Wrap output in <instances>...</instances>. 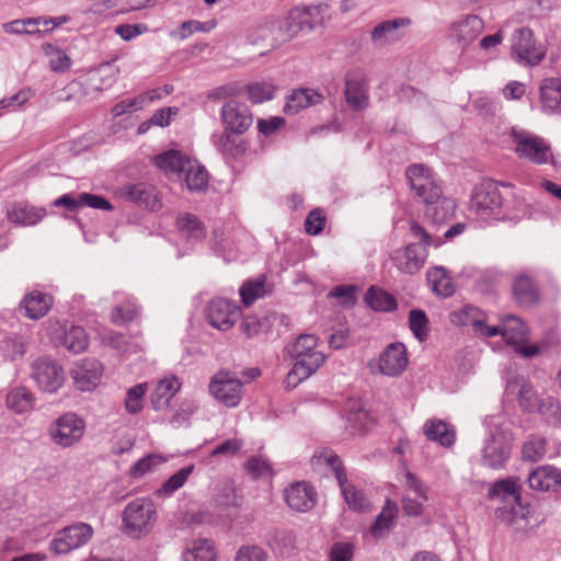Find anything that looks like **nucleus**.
Returning a JSON list of instances; mask_svg holds the SVG:
<instances>
[{
	"label": "nucleus",
	"mask_w": 561,
	"mask_h": 561,
	"mask_svg": "<svg viewBox=\"0 0 561 561\" xmlns=\"http://www.w3.org/2000/svg\"><path fill=\"white\" fill-rule=\"evenodd\" d=\"M317 346L318 337L314 334H301L289 346L288 352L295 363L285 379L286 387H297L324 364L325 356Z\"/></svg>",
	"instance_id": "f257e3e1"
},
{
	"label": "nucleus",
	"mask_w": 561,
	"mask_h": 561,
	"mask_svg": "<svg viewBox=\"0 0 561 561\" xmlns=\"http://www.w3.org/2000/svg\"><path fill=\"white\" fill-rule=\"evenodd\" d=\"M156 165L168 176L183 181L190 191H203L208 184L207 170L180 151L170 150L156 157Z\"/></svg>",
	"instance_id": "f03ea898"
},
{
	"label": "nucleus",
	"mask_w": 561,
	"mask_h": 561,
	"mask_svg": "<svg viewBox=\"0 0 561 561\" xmlns=\"http://www.w3.org/2000/svg\"><path fill=\"white\" fill-rule=\"evenodd\" d=\"M157 519L154 503L147 497L129 502L122 513V531L131 538L146 536Z\"/></svg>",
	"instance_id": "7ed1b4c3"
},
{
	"label": "nucleus",
	"mask_w": 561,
	"mask_h": 561,
	"mask_svg": "<svg viewBox=\"0 0 561 561\" xmlns=\"http://www.w3.org/2000/svg\"><path fill=\"white\" fill-rule=\"evenodd\" d=\"M312 463L320 466L322 463L330 467L339 482L343 497L348 507L356 512H363L369 507V503L362 491L347 482L346 473L341 465L340 458L330 449L317 451L312 457Z\"/></svg>",
	"instance_id": "20e7f679"
},
{
	"label": "nucleus",
	"mask_w": 561,
	"mask_h": 561,
	"mask_svg": "<svg viewBox=\"0 0 561 561\" xmlns=\"http://www.w3.org/2000/svg\"><path fill=\"white\" fill-rule=\"evenodd\" d=\"M93 527L83 522H77L58 530L49 541L48 549L54 556L68 554L85 546L93 537Z\"/></svg>",
	"instance_id": "39448f33"
},
{
	"label": "nucleus",
	"mask_w": 561,
	"mask_h": 561,
	"mask_svg": "<svg viewBox=\"0 0 561 561\" xmlns=\"http://www.w3.org/2000/svg\"><path fill=\"white\" fill-rule=\"evenodd\" d=\"M512 435L494 424L489 428V435L482 449V462L492 469L502 468L510 458Z\"/></svg>",
	"instance_id": "423d86ee"
},
{
	"label": "nucleus",
	"mask_w": 561,
	"mask_h": 561,
	"mask_svg": "<svg viewBox=\"0 0 561 561\" xmlns=\"http://www.w3.org/2000/svg\"><path fill=\"white\" fill-rule=\"evenodd\" d=\"M84 432L85 422L73 412L64 413L48 427L51 442L61 448L77 445L82 439Z\"/></svg>",
	"instance_id": "0eeeda50"
},
{
	"label": "nucleus",
	"mask_w": 561,
	"mask_h": 561,
	"mask_svg": "<svg viewBox=\"0 0 561 561\" xmlns=\"http://www.w3.org/2000/svg\"><path fill=\"white\" fill-rule=\"evenodd\" d=\"M408 363L405 346L396 342L387 345L377 358L370 359L367 367L374 375L398 377L405 370Z\"/></svg>",
	"instance_id": "6e6552de"
},
{
	"label": "nucleus",
	"mask_w": 561,
	"mask_h": 561,
	"mask_svg": "<svg viewBox=\"0 0 561 561\" xmlns=\"http://www.w3.org/2000/svg\"><path fill=\"white\" fill-rule=\"evenodd\" d=\"M512 139L515 145V152L520 159L536 164H543L549 161L550 146L543 138L513 128Z\"/></svg>",
	"instance_id": "1a4fd4ad"
},
{
	"label": "nucleus",
	"mask_w": 561,
	"mask_h": 561,
	"mask_svg": "<svg viewBox=\"0 0 561 561\" xmlns=\"http://www.w3.org/2000/svg\"><path fill=\"white\" fill-rule=\"evenodd\" d=\"M503 197L499 184L492 180L482 181L471 195L470 208L479 216H495L500 213Z\"/></svg>",
	"instance_id": "9d476101"
},
{
	"label": "nucleus",
	"mask_w": 561,
	"mask_h": 561,
	"mask_svg": "<svg viewBox=\"0 0 561 561\" xmlns=\"http://www.w3.org/2000/svg\"><path fill=\"white\" fill-rule=\"evenodd\" d=\"M210 394L222 405L236 408L242 399V382L228 371L217 373L209 382Z\"/></svg>",
	"instance_id": "9b49d317"
},
{
	"label": "nucleus",
	"mask_w": 561,
	"mask_h": 561,
	"mask_svg": "<svg viewBox=\"0 0 561 561\" xmlns=\"http://www.w3.org/2000/svg\"><path fill=\"white\" fill-rule=\"evenodd\" d=\"M32 377L46 392H56L65 381V371L54 359L39 357L31 365Z\"/></svg>",
	"instance_id": "f8f14e48"
},
{
	"label": "nucleus",
	"mask_w": 561,
	"mask_h": 561,
	"mask_svg": "<svg viewBox=\"0 0 561 561\" xmlns=\"http://www.w3.org/2000/svg\"><path fill=\"white\" fill-rule=\"evenodd\" d=\"M220 119L225 129L242 135L251 127L253 115L244 103L230 99L221 106Z\"/></svg>",
	"instance_id": "ddd939ff"
},
{
	"label": "nucleus",
	"mask_w": 561,
	"mask_h": 561,
	"mask_svg": "<svg viewBox=\"0 0 561 561\" xmlns=\"http://www.w3.org/2000/svg\"><path fill=\"white\" fill-rule=\"evenodd\" d=\"M512 54L520 62L529 66L538 65L545 57V49L537 46L533 32L528 27H522L513 35Z\"/></svg>",
	"instance_id": "4468645a"
},
{
	"label": "nucleus",
	"mask_w": 561,
	"mask_h": 561,
	"mask_svg": "<svg viewBox=\"0 0 561 561\" xmlns=\"http://www.w3.org/2000/svg\"><path fill=\"white\" fill-rule=\"evenodd\" d=\"M239 316V307L234 302L224 298L210 300L206 309L208 323L220 331L231 329Z\"/></svg>",
	"instance_id": "2eb2a0df"
},
{
	"label": "nucleus",
	"mask_w": 561,
	"mask_h": 561,
	"mask_svg": "<svg viewBox=\"0 0 561 561\" xmlns=\"http://www.w3.org/2000/svg\"><path fill=\"white\" fill-rule=\"evenodd\" d=\"M327 5H311L304 9H295L286 20L287 32L290 37L305 28L312 30L324 21Z\"/></svg>",
	"instance_id": "dca6fc26"
},
{
	"label": "nucleus",
	"mask_w": 561,
	"mask_h": 561,
	"mask_svg": "<svg viewBox=\"0 0 561 561\" xmlns=\"http://www.w3.org/2000/svg\"><path fill=\"white\" fill-rule=\"evenodd\" d=\"M102 365L94 358H84L78 362L70 371L73 383L80 391H91L100 382Z\"/></svg>",
	"instance_id": "f3484780"
},
{
	"label": "nucleus",
	"mask_w": 561,
	"mask_h": 561,
	"mask_svg": "<svg viewBox=\"0 0 561 561\" xmlns=\"http://www.w3.org/2000/svg\"><path fill=\"white\" fill-rule=\"evenodd\" d=\"M411 21L408 18H398L377 24L370 34L373 44L381 48L399 42L403 37L402 30L408 27Z\"/></svg>",
	"instance_id": "a211bd4d"
},
{
	"label": "nucleus",
	"mask_w": 561,
	"mask_h": 561,
	"mask_svg": "<svg viewBox=\"0 0 561 561\" xmlns=\"http://www.w3.org/2000/svg\"><path fill=\"white\" fill-rule=\"evenodd\" d=\"M426 260V250L415 243H410L403 249H398L392 254L396 267L409 275L417 273Z\"/></svg>",
	"instance_id": "6ab92c4d"
},
{
	"label": "nucleus",
	"mask_w": 561,
	"mask_h": 561,
	"mask_svg": "<svg viewBox=\"0 0 561 561\" xmlns=\"http://www.w3.org/2000/svg\"><path fill=\"white\" fill-rule=\"evenodd\" d=\"M285 500L291 510L307 512L316 505L317 493L311 485L297 482L285 490Z\"/></svg>",
	"instance_id": "aec40b11"
},
{
	"label": "nucleus",
	"mask_w": 561,
	"mask_h": 561,
	"mask_svg": "<svg viewBox=\"0 0 561 561\" xmlns=\"http://www.w3.org/2000/svg\"><path fill=\"white\" fill-rule=\"evenodd\" d=\"M528 483L533 490L557 491L561 488V470L552 465L539 466L528 476Z\"/></svg>",
	"instance_id": "412c9836"
},
{
	"label": "nucleus",
	"mask_w": 561,
	"mask_h": 561,
	"mask_svg": "<svg viewBox=\"0 0 561 561\" xmlns=\"http://www.w3.org/2000/svg\"><path fill=\"white\" fill-rule=\"evenodd\" d=\"M122 195L138 206L151 210H156L160 206L154 187L145 183L124 186L122 188Z\"/></svg>",
	"instance_id": "4be33fe9"
},
{
	"label": "nucleus",
	"mask_w": 561,
	"mask_h": 561,
	"mask_svg": "<svg viewBox=\"0 0 561 561\" xmlns=\"http://www.w3.org/2000/svg\"><path fill=\"white\" fill-rule=\"evenodd\" d=\"M46 215L44 208H37L26 203H15L7 211V218L9 221L22 225L32 226L42 220Z\"/></svg>",
	"instance_id": "5701e85b"
},
{
	"label": "nucleus",
	"mask_w": 561,
	"mask_h": 561,
	"mask_svg": "<svg viewBox=\"0 0 561 561\" xmlns=\"http://www.w3.org/2000/svg\"><path fill=\"white\" fill-rule=\"evenodd\" d=\"M483 30V21L477 15H469L453 27V37L465 48L473 42Z\"/></svg>",
	"instance_id": "b1692460"
},
{
	"label": "nucleus",
	"mask_w": 561,
	"mask_h": 561,
	"mask_svg": "<svg viewBox=\"0 0 561 561\" xmlns=\"http://www.w3.org/2000/svg\"><path fill=\"white\" fill-rule=\"evenodd\" d=\"M181 381L178 377L171 376L161 379L151 394V404L154 410L167 408L171 399L179 392Z\"/></svg>",
	"instance_id": "393cba45"
},
{
	"label": "nucleus",
	"mask_w": 561,
	"mask_h": 561,
	"mask_svg": "<svg viewBox=\"0 0 561 561\" xmlns=\"http://www.w3.org/2000/svg\"><path fill=\"white\" fill-rule=\"evenodd\" d=\"M540 100L547 113L561 112V80L547 78L540 85Z\"/></svg>",
	"instance_id": "a878e982"
},
{
	"label": "nucleus",
	"mask_w": 561,
	"mask_h": 561,
	"mask_svg": "<svg viewBox=\"0 0 561 561\" xmlns=\"http://www.w3.org/2000/svg\"><path fill=\"white\" fill-rule=\"evenodd\" d=\"M61 335L57 339L58 345L65 346L68 351L78 354L83 352L89 344L85 331L81 327L71 325L70 328L60 327Z\"/></svg>",
	"instance_id": "bb28decb"
},
{
	"label": "nucleus",
	"mask_w": 561,
	"mask_h": 561,
	"mask_svg": "<svg viewBox=\"0 0 561 561\" xmlns=\"http://www.w3.org/2000/svg\"><path fill=\"white\" fill-rule=\"evenodd\" d=\"M528 328L522 319L508 314L502 320L501 335L507 344L520 345L528 339Z\"/></svg>",
	"instance_id": "cd10ccee"
},
{
	"label": "nucleus",
	"mask_w": 561,
	"mask_h": 561,
	"mask_svg": "<svg viewBox=\"0 0 561 561\" xmlns=\"http://www.w3.org/2000/svg\"><path fill=\"white\" fill-rule=\"evenodd\" d=\"M117 75L118 70L106 64L98 71L90 73L80 84L93 92H100L111 88L116 82Z\"/></svg>",
	"instance_id": "c85d7f7f"
},
{
	"label": "nucleus",
	"mask_w": 561,
	"mask_h": 561,
	"mask_svg": "<svg viewBox=\"0 0 561 561\" xmlns=\"http://www.w3.org/2000/svg\"><path fill=\"white\" fill-rule=\"evenodd\" d=\"M322 101V95L311 89H299L294 91L284 106L286 114H296L311 105H316Z\"/></svg>",
	"instance_id": "c756f323"
},
{
	"label": "nucleus",
	"mask_w": 561,
	"mask_h": 561,
	"mask_svg": "<svg viewBox=\"0 0 561 561\" xmlns=\"http://www.w3.org/2000/svg\"><path fill=\"white\" fill-rule=\"evenodd\" d=\"M424 434L427 439L442 446L450 447L456 439L455 430L444 421L430 420L424 424Z\"/></svg>",
	"instance_id": "7c9ffc66"
},
{
	"label": "nucleus",
	"mask_w": 561,
	"mask_h": 561,
	"mask_svg": "<svg viewBox=\"0 0 561 561\" xmlns=\"http://www.w3.org/2000/svg\"><path fill=\"white\" fill-rule=\"evenodd\" d=\"M513 295L520 306H531L538 300V289L527 275H518L514 279Z\"/></svg>",
	"instance_id": "2f4dec72"
},
{
	"label": "nucleus",
	"mask_w": 561,
	"mask_h": 561,
	"mask_svg": "<svg viewBox=\"0 0 561 561\" xmlns=\"http://www.w3.org/2000/svg\"><path fill=\"white\" fill-rule=\"evenodd\" d=\"M449 321L459 327H472L476 331L478 327H481L482 321H486V316L481 309L468 305L451 311L449 313Z\"/></svg>",
	"instance_id": "473e14b6"
},
{
	"label": "nucleus",
	"mask_w": 561,
	"mask_h": 561,
	"mask_svg": "<svg viewBox=\"0 0 561 561\" xmlns=\"http://www.w3.org/2000/svg\"><path fill=\"white\" fill-rule=\"evenodd\" d=\"M272 288L266 282L264 275H260L255 279H249L240 287V296L244 306H251L259 298L264 297L271 293Z\"/></svg>",
	"instance_id": "72a5a7b5"
},
{
	"label": "nucleus",
	"mask_w": 561,
	"mask_h": 561,
	"mask_svg": "<svg viewBox=\"0 0 561 561\" xmlns=\"http://www.w3.org/2000/svg\"><path fill=\"white\" fill-rule=\"evenodd\" d=\"M53 305V298L42 293H31L23 300L25 314L33 320L44 317Z\"/></svg>",
	"instance_id": "f704fd0d"
},
{
	"label": "nucleus",
	"mask_w": 561,
	"mask_h": 561,
	"mask_svg": "<svg viewBox=\"0 0 561 561\" xmlns=\"http://www.w3.org/2000/svg\"><path fill=\"white\" fill-rule=\"evenodd\" d=\"M183 561H214L216 549L208 539L193 540L183 552Z\"/></svg>",
	"instance_id": "c9c22d12"
},
{
	"label": "nucleus",
	"mask_w": 561,
	"mask_h": 561,
	"mask_svg": "<svg viewBox=\"0 0 561 561\" xmlns=\"http://www.w3.org/2000/svg\"><path fill=\"white\" fill-rule=\"evenodd\" d=\"M427 282L432 290L442 297H449L454 294L455 288L450 276L443 267H432L427 271Z\"/></svg>",
	"instance_id": "e433bc0d"
},
{
	"label": "nucleus",
	"mask_w": 561,
	"mask_h": 561,
	"mask_svg": "<svg viewBox=\"0 0 561 561\" xmlns=\"http://www.w3.org/2000/svg\"><path fill=\"white\" fill-rule=\"evenodd\" d=\"M178 228L188 241H202L206 230L202 221L194 215L184 214L178 218Z\"/></svg>",
	"instance_id": "4c0bfd02"
},
{
	"label": "nucleus",
	"mask_w": 561,
	"mask_h": 561,
	"mask_svg": "<svg viewBox=\"0 0 561 561\" xmlns=\"http://www.w3.org/2000/svg\"><path fill=\"white\" fill-rule=\"evenodd\" d=\"M397 512L398 506L396 502L387 500L382 511L370 527V534L373 537L381 538L393 526V519Z\"/></svg>",
	"instance_id": "58836bf2"
},
{
	"label": "nucleus",
	"mask_w": 561,
	"mask_h": 561,
	"mask_svg": "<svg viewBox=\"0 0 561 561\" xmlns=\"http://www.w3.org/2000/svg\"><path fill=\"white\" fill-rule=\"evenodd\" d=\"M345 98L347 104L354 110H362L368 104L367 89L363 81L346 80Z\"/></svg>",
	"instance_id": "ea45409f"
},
{
	"label": "nucleus",
	"mask_w": 561,
	"mask_h": 561,
	"mask_svg": "<svg viewBox=\"0 0 561 561\" xmlns=\"http://www.w3.org/2000/svg\"><path fill=\"white\" fill-rule=\"evenodd\" d=\"M33 404V394L24 387L14 388L7 394L8 408L16 413H24L31 410Z\"/></svg>",
	"instance_id": "a19ab883"
},
{
	"label": "nucleus",
	"mask_w": 561,
	"mask_h": 561,
	"mask_svg": "<svg viewBox=\"0 0 561 561\" xmlns=\"http://www.w3.org/2000/svg\"><path fill=\"white\" fill-rule=\"evenodd\" d=\"M411 188L415 194H422L424 184H431L434 180L432 172L423 164H412L405 171Z\"/></svg>",
	"instance_id": "79ce46f5"
},
{
	"label": "nucleus",
	"mask_w": 561,
	"mask_h": 561,
	"mask_svg": "<svg viewBox=\"0 0 561 561\" xmlns=\"http://www.w3.org/2000/svg\"><path fill=\"white\" fill-rule=\"evenodd\" d=\"M365 300L376 311H392L397 308V302L390 294L374 287L367 290Z\"/></svg>",
	"instance_id": "37998d69"
},
{
	"label": "nucleus",
	"mask_w": 561,
	"mask_h": 561,
	"mask_svg": "<svg viewBox=\"0 0 561 561\" xmlns=\"http://www.w3.org/2000/svg\"><path fill=\"white\" fill-rule=\"evenodd\" d=\"M231 134V131L225 129L219 134L213 135V144L221 153L238 157L244 152V147L238 144Z\"/></svg>",
	"instance_id": "c03bdc74"
},
{
	"label": "nucleus",
	"mask_w": 561,
	"mask_h": 561,
	"mask_svg": "<svg viewBox=\"0 0 561 561\" xmlns=\"http://www.w3.org/2000/svg\"><path fill=\"white\" fill-rule=\"evenodd\" d=\"M0 350L7 359L15 360L26 353V341L18 334L8 335L0 342Z\"/></svg>",
	"instance_id": "a18cd8bd"
},
{
	"label": "nucleus",
	"mask_w": 561,
	"mask_h": 561,
	"mask_svg": "<svg viewBox=\"0 0 561 561\" xmlns=\"http://www.w3.org/2000/svg\"><path fill=\"white\" fill-rule=\"evenodd\" d=\"M425 215L434 222H442L449 218L456 208L453 199L439 197L437 203H426Z\"/></svg>",
	"instance_id": "49530a36"
},
{
	"label": "nucleus",
	"mask_w": 561,
	"mask_h": 561,
	"mask_svg": "<svg viewBox=\"0 0 561 561\" xmlns=\"http://www.w3.org/2000/svg\"><path fill=\"white\" fill-rule=\"evenodd\" d=\"M491 494L493 496H501L502 500L508 504H519L520 494L515 480L507 479L497 481L491 488Z\"/></svg>",
	"instance_id": "de8ad7c7"
},
{
	"label": "nucleus",
	"mask_w": 561,
	"mask_h": 561,
	"mask_svg": "<svg viewBox=\"0 0 561 561\" xmlns=\"http://www.w3.org/2000/svg\"><path fill=\"white\" fill-rule=\"evenodd\" d=\"M277 27V22L266 21L251 30L249 39L253 45L266 43V46L274 47L276 45V41L273 37V32Z\"/></svg>",
	"instance_id": "09e8293b"
},
{
	"label": "nucleus",
	"mask_w": 561,
	"mask_h": 561,
	"mask_svg": "<svg viewBox=\"0 0 561 561\" xmlns=\"http://www.w3.org/2000/svg\"><path fill=\"white\" fill-rule=\"evenodd\" d=\"M194 471V466L190 465L180 469L178 472L172 474L159 489L158 494L160 495H171L173 492L179 490L184 485L188 477Z\"/></svg>",
	"instance_id": "8fccbe9b"
},
{
	"label": "nucleus",
	"mask_w": 561,
	"mask_h": 561,
	"mask_svg": "<svg viewBox=\"0 0 561 561\" xmlns=\"http://www.w3.org/2000/svg\"><path fill=\"white\" fill-rule=\"evenodd\" d=\"M43 49L48 57V62L51 70L62 72L70 68L71 60L64 50L55 47L51 44H45Z\"/></svg>",
	"instance_id": "3c124183"
},
{
	"label": "nucleus",
	"mask_w": 561,
	"mask_h": 561,
	"mask_svg": "<svg viewBox=\"0 0 561 561\" xmlns=\"http://www.w3.org/2000/svg\"><path fill=\"white\" fill-rule=\"evenodd\" d=\"M147 391L146 383H138L127 390L125 409L130 414H137L142 410V401Z\"/></svg>",
	"instance_id": "603ef678"
},
{
	"label": "nucleus",
	"mask_w": 561,
	"mask_h": 561,
	"mask_svg": "<svg viewBox=\"0 0 561 561\" xmlns=\"http://www.w3.org/2000/svg\"><path fill=\"white\" fill-rule=\"evenodd\" d=\"M164 461L165 459L158 454L147 455L131 467L129 474L133 479H139Z\"/></svg>",
	"instance_id": "864d4df0"
},
{
	"label": "nucleus",
	"mask_w": 561,
	"mask_h": 561,
	"mask_svg": "<svg viewBox=\"0 0 561 561\" xmlns=\"http://www.w3.org/2000/svg\"><path fill=\"white\" fill-rule=\"evenodd\" d=\"M409 325L413 334L423 341L428 335V319L421 309H413L409 312Z\"/></svg>",
	"instance_id": "5fc2aeb1"
},
{
	"label": "nucleus",
	"mask_w": 561,
	"mask_h": 561,
	"mask_svg": "<svg viewBox=\"0 0 561 561\" xmlns=\"http://www.w3.org/2000/svg\"><path fill=\"white\" fill-rule=\"evenodd\" d=\"M138 313V307L134 301L128 300L124 305L116 306L111 314V320L116 325L130 322Z\"/></svg>",
	"instance_id": "6e6d98bb"
},
{
	"label": "nucleus",
	"mask_w": 561,
	"mask_h": 561,
	"mask_svg": "<svg viewBox=\"0 0 561 561\" xmlns=\"http://www.w3.org/2000/svg\"><path fill=\"white\" fill-rule=\"evenodd\" d=\"M249 100L252 103H262L273 99L275 88L271 83L256 82L247 87Z\"/></svg>",
	"instance_id": "4d7b16f0"
},
{
	"label": "nucleus",
	"mask_w": 561,
	"mask_h": 561,
	"mask_svg": "<svg viewBox=\"0 0 561 561\" xmlns=\"http://www.w3.org/2000/svg\"><path fill=\"white\" fill-rule=\"evenodd\" d=\"M547 451V443L543 438H533L524 444L523 457L524 459L535 462L540 460Z\"/></svg>",
	"instance_id": "13d9d810"
},
{
	"label": "nucleus",
	"mask_w": 561,
	"mask_h": 561,
	"mask_svg": "<svg viewBox=\"0 0 561 561\" xmlns=\"http://www.w3.org/2000/svg\"><path fill=\"white\" fill-rule=\"evenodd\" d=\"M539 400L530 383L522 385L518 392V402L523 410L527 412L536 411Z\"/></svg>",
	"instance_id": "bf43d9fd"
},
{
	"label": "nucleus",
	"mask_w": 561,
	"mask_h": 561,
	"mask_svg": "<svg viewBox=\"0 0 561 561\" xmlns=\"http://www.w3.org/2000/svg\"><path fill=\"white\" fill-rule=\"evenodd\" d=\"M146 95H138L134 99L121 101L112 107L111 112L113 116L118 117L123 114L140 110L146 104Z\"/></svg>",
	"instance_id": "052dcab7"
},
{
	"label": "nucleus",
	"mask_w": 561,
	"mask_h": 561,
	"mask_svg": "<svg viewBox=\"0 0 561 561\" xmlns=\"http://www.w3.org/2000/svg\"><path fill=\"white\" fill-rule=\"evenodd\" d=\"M105 339L112 347L123 353H136L139 351L138 345L133 343L122 333L110 332Z\"/></svg>",
	"instance_id": "680f3d73"
},
{
	"label": "nucleus",
	"mask_w": 561,
	"mask_h": 561,
	"mask_svg": "<svg viewBox=\"0 0 561 561\" xmlns=\"http://www.w3.org/2000/svg\"><path fill=\"white\" fill-rule=\"evenodd\" d=\"M325 217L320 209L311 210L305 221L307 233L311 236L319 234L324 227Z\"/></svg>",
	"instance_id": "e2e57ef3"
},
{
	"label": "nucleus",
	"mask_w": 561,
	"mask_h": 561,
	"mask_svg": "<svg viewBox=\"0 0 561 561\" xmlns=\"http://www.w3.org/2000/svg\"><path fill=\"white\" fill-rule=\"evenodd\" d=\"M354 553L353 545L348 542H335L331 547L330 561H352Z\"/></svg>",
	"instance_id": "0e129e2a"
},
{
	"label": "nucleus",
	"mask_w": 561,
	"mask_h": 561,
	"mask_svg": "<svg viewBox=\"0 0 561 561\" xmlns=\"http://www.w3.org/2000/svg\"><path fill=\"white\" fill-rule=\"evenodd\" d=\"M265 551L255 546H245L239 549L236 561H266Z\"/></svg>",
	"instance_id": "69168bd1"
},
{
	"label": "nucleus",
	"mask_w": 561,
	"mask_h": 561,
	"mask_svg": "<svg viewBox=\"0 0 561 561\" xmlns=\"http://www.w3.org/2000/svg\"><path fill=\"white\" fill-rule=\"evenodd\" d=\"M248 472L254 478H261L270 473L268 462L262 457H252L247 462Z\"/></svg>",
	"instance_id": "338daca9"
},
{
	"label": "nucleus",
	"mask_w": 561,
	"mask_h": 561,
	"mask_svg": "<svg viewBox=\"0 0 561 561\" xmlns=\"http://www.w3.org/2000/svg\"><path fill=\"white\" fill-rule=\"evenodd\" d=\"M81 203L82 207L88 206L94 209L102 210H112V204L104 197L100 195H94L90 193H81Z\"/></svg>",
	"instance_id": "774afa93"
}]
</instances>
